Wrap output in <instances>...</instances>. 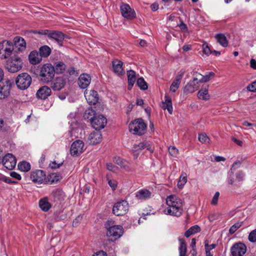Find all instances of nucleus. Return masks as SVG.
I'll return each mask as SVG.
<instances>
[{
    "instance_id": "obj_1",
    "label": "nucleus",
    "mask_w": 256,
    "mask_h": 256,
    "mask_svg": "<svg viewBox=\"0 0 256 256\" xmlns=\"http://www.w3.org/2000/svg\"><path fill=\"white\" fill-rule=\"evenodd\" d=\"M166 207L164 210L166 214L180 216L182 212V201L176 196H168L166 200Z\"/></svg>"
},
{
    "instance_id": "obj_2",
    "label": "nucleus",
    "mask_w": 256,
    "mask_h": 256,
    "mask_svg": "<svg viewBox=\"0 0 256 256\" xmlns=\"http://www.w3.org/2000/svg\"><path fill=\"white\" fill-rule=\"evenodd\" d=\"M107 229L106 235L112 241H114L120 238L123 234V228L118 225H111L110 222H108L105 224Z\"/></svg>"
},
{
    "instance_id": "obj_3",
    "label": "nucleus",
    "mask_w": 256,
    "mask_h": 256,
    "mask_svg": "<svg viewBox=\"0 0 256 256\" xmlns=\"http://www.w3.org/2000/svg\"><path fill=\"white\" fill-rule=\"evenodd\" d=\"M147 126L142 118H138L129 124L130 131L134 134L142 136L146 132Z\"/></svg>"
},
{
    "instance_id": "obj_4",
    "label": "nucleus",
    "mask_w": 256,
    "mask_h": 256,
    "mask_svg": "<svg viewBox=\"0 0 256 256\" xmlns=\"http://www.w3.org/2000/svg\"><path fill=\"white\" fill-rule=\"evenodd\" d=\"M23 66V62L21 58L17 55L6 62L5 68L10 72L15 73L20 70Z\"/></svg>"
},
{
    "instance_id": "obj_5",
    "label": "nucleus",
    "mask_w": 256,
    "mask_h": 256,
    "mask_svg": "<svg viewBox=\"0 0 256 256\" xmlns=\"http://www.w3.org/2000/svg\"><path fill=\"white\" fill-rule=\"evenodd\" d=\"M54 76V66L50 64H44L40 68V76L44 82H51Z\"/></svg>"
},
{
    "instance_id": "obj_6",
    "label": "nucleus",
    "mask_w": 256,
    "mask_h": 256,
    "mask_svg": "<svg viewBox=\"0 0 256 256\" xmlns=\"http://www.w3.org/2000/svg\"><path fill=\"white\" fill-rule=\"evenodd\" d=\"M14 46L13 43L8 40H4L0 42V58L6 59L12 55L14 56Z\"/></svg>"
},
{
    "instance_id": "obj_7",
    "label": "nucleus",
    "mask_w": 256,
    "mask_h": 256,
    "mask_svg": "<svg viewBox=\"0 0 256 256\" xmlns=\"http://www.w3.org/2000/svg\"><path fill=\"white\" fill-rule=\"evenodd\" d=\"M32 78L26 72L19 74L16 79V84L18 88L21 90L27 89L31 84Z\"/></svg>"
},
{
    "instance_id": "obj_8",
    "label": "nucleus",
    "mask_w": 256,
    "mask_h": 256,
    "mask_svg": "<svg viewBox=\"0 0 256 256\" xmlns=\"http://www.w3.org/2000/svg\"><path fill=\"white\" fill-rule=\"evenodd\" d=\"M128 210V204L123 200L115 203L113 206V214L117 216L125 214Z\"/></svg>"
},
{
    "instance_id": "obj_9",
    "label": "nucleus",
    "mask_w": 256,
    "mask_h": 256,
    "mask_svg": "<svg viewBox=\"0 0 256 256\" xmlns=\"http://www.w3.org/2000/svg\"><path fill=\"white\" fill-rule=\"evenodd\" d=\"M92 126L96 130L104 128L107 124V120L102 115H98L94 117L90 121Z\"/></svg>"
},
{
    "instance_id": "obj_10",
    "label": "nucleus",
    "mask_w": 256,
    "mask_h": 256,
    "mask_svg": "<svg viewBox=\"0 0 256 256\" xmlns=\"http://www.w3.org/2000/svg\"><path fill=\"white\" fill-rule=\"evenodd\" d=\"M84 143L81 140L74 141L71 145L70 154L72 156H77L84 151Z\"/></svg>"
},
{
    "instance_id": "obj_11",
    "label": "nucleus",
    "mask_w": 256,
    "mask_h": 256,
    "mask_svg": "<svg viewBox=\"0 0 256 256\" xmlns=\"http://www.w3.org/2000/svg\"><path fill=\"white\" fill-rule=\"evenodd\" d=\"M120 11L122 16L128 20H132L136 17L134 10L126 4H123L120 6Z\"/></svg>"
},
{
    "instance_id": "obj_12",
    "label": "nucleus",
    "mask_w": 256,
    "mask_h": 256,
    "mask_svg": "<svg viewBox=\"0 0 256 256\" xmlns=\"http://www.w3.org/2000/svg\"><path fill=\"white\" fill-rule=\"evenodd\" d=\"M2 162L4 166L9 170H12L16 163L15 156L10 154H8L3 157Z\"/></svg>"
},
{
    "instance_id": "obj_13",
    "label": "nucleus",
    "mask_w": 256,
    "mask_h": 256,
    "mask_svg": "<svg viewBox=\"0 0 256 256\" xmlns=\"http://www.w3.org/2000/svg\"><path fill=\"white\" fill-rule=\"evenodd\" d=\"M246 251V246L241 242L235 244L230 248V252L232 256H242Z\"/></svg>"
},
{
    "instance_id": "obj_14",
    "label": "nucleus",
    "mask_w": 256,
    "mask_h": 256,
    "mask_svg": "<svg viewBox=\"0 0 256 256\" xmlns=\"http://www.w3.org/2000/svg\"><path fill=\"white\" fill-rule=\"evenodd\" d=\"M30 178L34 182L41 184L46 178V174L43 170H37L31 172Z\"/></svg>"
},
{
    "instance_id": "obj_15",
    "label": "nucleus",
    "mask_w": 256,
    "mask_h": 256,
    "mask_svg": "<svg viewBox=\"0 0 256 256\" xmlns=\"http://www.w3.org/2000/svg\"><path fill=\"white\" fill-rule=\"evenodd\" d=\"M14 53L16 55L18 52H22L26 50V42L20 36H16L14 38Z\"/></svg>"
},
{
    "instance_id": "obj_16",
    "label": "nucleus",
    "mask_w": 256,
    "mask_h": 256,
    "mask_svg": "<svg viewBox=\"0 0 256 256\" xmlns=\"http://www.w3.org/2000/svg\"><path fill=\"white\" fill-rule=\"evenodd\" d=\"M11 82L10 80L0 83V100L7 98L10 93Z\"/></svg>"
},
{
    "instance_id": "obj_17",
    "label": "nucleus",
    "mask_w": 256,
    "mask_h": 256,
    "mask_svg": "<svg viewBox=\"0 0 256 256\" xmlns=\"http://www.w3.org/2000/svg\"><path fill=\"white\" fill-rule=\"evenodd\" d=\"M66 82V79L64 76H59L52 82L51 88L54 91H60L64 87Z\"/></svg>"
},
{
    "instance_id": "obj_18",
    "label": "nucleus",
    "mask_w": 256,
    "mask_h": 256,
    "mask_svg": "<svg viewBox=\"0 0 256 256\" xmlns=\"http://www.w3.org/2000/svg\"><path fill=\"white\" fill-rule=\"evenodd\" d=\"M84 96L87 102L90 105L96 104L98 100V94L94 90L89 92L86 90Z\"/></svg>"
},
{
    "instance_id": "obj_19",
    "label": "nucleus",
    "mask_w": 256,
    "mask_h": 256,
    "mask_svg": "<svg viewBox=\"0 0 256 256\" xmlns=\"http://www.w3.org/2000/svg\"><path fill=\"white\" fill-rule=\"evenodd\" d=\"M52 94L51 89L48 86H42L40 88L36 94V98L40 100H46Z\"/></svg>"
},
{
    "instance_id": "obj_20",
    "label": "nucleus",
    "mask_w": 256,
    "mask_h": 256,
    "mask_svg": "<svg viewBox=\"0 0 256 256\" xmlns=\"http://www.w3.org/2000/svg\"><path fill=\"white\" fill-rule=\"evenodd\" d=\"M91 78L89 74H83L78 78V84L81 88H86L90 84Z\"/></svg>"
},
{
    "instance_id": "obj_21",
    "label": "nucleus",
    "mask_w": 256,
    "mask_h": 256,
    "mask_svg": "<svg viewBox=\"0 0 256 256\" xmlns=\"http://www.w3.org/2000/svg\"><path fill=\"white\" fill-rule=\"evenodd\" d=\"M65 37V34L59 31H50L48 34V38L54 40L60 46H62Z\"/></svg>"
},
{
    "instance_id": "obj_22",
    "label": "nucleus",
    "mask_w": 256,
    "mask_h": 256,
    "mask_svg": "<svg viewBox=\"0 0 256 256\" xmlns=\"http://www.w3.org/2000/svg\"><path fill=\"white\" fill-rule=\"evenodd\" d=\"M102 139L101 132L98 130L92 132L88 136V140L90 144L94 145L100 142Z\"/></svg>"
},
{
    "instance_id": "obj_23",
    "label": "nucleus",
    "mask_w": 256,
    "mask_h": 256,
    "mask_svg": "<svg viewBox=\"0 0 256 256\" xmlns=\"http://www.w3.org/2000/svg\"><path fill=\"white\" fill-rule=\"evenodd\" d=\"M198 78H194L192 80L190 81L184 88V92L186 93H192L195 92L198 88Z\"/></svg>"
},
{
    "instance_id": "obj_24",
    "label": "nucleus",
    "mask_w": 256,
    "mask_h": 256,
    "mask_svg": "<svg viewBox=\"0 0 256 256\" xmlns=\"http://www.w3.org/2000/svg\"><path fill=\"white\" fill-rule=\"evenodd\" d=\"M151 192L146 189H142L138 190L136 193V196L138 200H145L150 198Z\"/></svg>"
},
{
    "instance_id": "obj_25",
    "label": "nucleus",
    "mask_w": 256,
    "mask_h": 256,
    "mask_svg": "<svg viewBox=\"0 0 256 256\" xmlns=\"http://www.w3.org/2000/svg\"><path fill=\"white\" fill-rule=\"evenodd\" d=\"M42 58L40 54L36 51H32L28 56L29 61L32 64H38L42 60Z\"/></svg>"
},
{
    "instance_id": "obj_26",
    "label": "nucleus",
    "mask_w": 256,
    "mask_h": 256,
    "mask_svg": "<svg viewBox=\"0 0 256 256\" xmlns=\"http://www.w3.org/2000/svg\"><path fill=\"white\" fill-rule=\"evenodd\" d=\"M165 100L162 102V108L164 110H167L170 114H172L173 112V108L172 106V101L171 98L166 95L164 96Z\"/></svg>"
},
{
    "instance_id": "obj_27",
    "label": "nucleus",
    "mask_w": 256,
    "mask_h": 256,
    "mask_svg": "<svg viewBox=\"0 0 256 256\" xmlns=\"http://www.w3.org/2000/svg\"><path fill=\"white\" fill-rule=\"evenodd\" d=\"M122 62L118 60H113L112 62V68L114 72L120 75V74H124V70L122 68Z\"/></svg>"
},
{
    "instance_id": "obj_28",
    "label": "nucleus",
    "mask_w": 256,
    "mask_h": 256,
    "mask_svg": "<svg viewBox=\"0 0 256 256\" xmlns=\"http://www.w3.org/2000/svg\"><path fill=\"white\" fill-rule=\"evenodd\" d=\"M114 162L115 164L124 168L128 172H132V170L129 166V164L126 160H123L120 157H114Z\"/></svg>"
},
{
    "instance_id": "obj_29",
    "label": "nucleus",
    "mask_w": 256,
    "mask_h": 256,
    "mask_svg": "<svg viewBox=\"0 0 256 256\" xmlns=\"http://www.w3.org/2000/svg\"><path fill=\"white\" fill-rule=\"evenodd\" d=\"M128 78V89L131 90L136 82V72L132 70H128L127 72Z\"/></svg>"
},
{
    "instance_id": "obj_30",
    "label": "nucleus",
    "mask_w": 256,
    "mask_h": 256,
    "mask_svg": "<svg viewBox=\"0 0 256 256\" xmlns=\"http://www.w3.org/2000/svg\"><path fill=\"white\" fill-rule=\"evenodd\" d=\"M198 97L199 99L204 100H207L210 98V95L208 94V86L202 87L198 93Z\"/></svg>"
},
{
    "instance_id": "obj_31",
    "label": "nucleus",
    "mask_w": 256,
    "mask_h": 256,
    "mask_svg": "<svg viewBox=\"0 0 256 256\" xmlns=\"http://www.w3.org/2000/svg\"><path fill=\"white\" fill-rule=\"evenodd\" d=\"M180 246L178 248L179 256H186L187 252L186 244L184 239L179 238Z\"/></svg>"
},
{
    "instance_id": "obj_32",
    "label": "nucleus",
    "mask_w": 256,
    "mask_h": 256,
    "mask_svg": "<svg viewBox=\"0 0 256 256\" xmlns=\"http://www.w3.org/2000/svg\"><path fill=\"white\" fill-rule=\"evenodd\" d=\"M39 206L42 210L44 212L48 211L51 208V204L48 202L47 198H44L40 200Z\"/></svg>"
},
{
    "instance_id": "obj_33",
    "label": "nucleus",
    "mask_w": 256,
    "mask_h": 256,
    "mask_svg": "<svg viewBox=\"0 0 256 256\" xmlns=\"http://www.w3.org/2000/svg\"><path fill=\"white\" fill-rule=\"evenodd\" d=\"M66 69V66L64 62H58L54 63V73L62 74Z\"/></svg>"
},
{
    "instance_id": "obj_34",
    "label": "nucleus",
    "mask_w": 256,
    "mask_h": 256,
    "mask_svg": "<svg viewBox=\"0 0 256 256\" xmlns=\"http://www.w3.org/2000/svg\"><path fill=\"white\" fill-rule=\"evenodd\" d=\"M215 38L217 42L223 47H226L228 46V41L226 36L222 34H216Z\"/></svg>"
},
{
    "instance_id": "obj_35",
    "label": "nucleus",
    "mask_w": 256,
    "mask_h": 256,
    "mask_svg": "<svg viewBox=\"0 0 256 256\" xmlns=\"http://www.w3.org/2000/svg\"><path fill=\"white\" fill-rule=\"evenodd\" d=\"M63 192L58 189H56L52 191L50 194V196L54 198L56 202L60 201L64 198Z\"/></svg>"
},
{
    "instance_id": "obj_36",
    "label": "nucleus",
    "mask_w": 256,
    "mask_h": 256,
    "mask_svg": "<svg viewBox=\"0 0 256 256\" xmlns=\"http://www.w3.org/2000/svg\"><path fill=\"white\" fill-rule=\"evenodd\" d=\"M148 146L149 145L146 142H140L138 144H134L133 146L132 150L134 152H137L144 149V148H147L148 150L152 152L153 150H151L150 148H148Z\"/></svg>"
},
{
    "instance_id": "obj_37",
    "label": "nucleus",
    "mask_w": 256,
    "mask_h": 256,
    "mask_svg": "<svg viewBox=\"0 0 256 256\" xmlns=\"http://www.w3.org/2000/svg\"><path fill=\"white\" fill-rule=\"evenodd\" d=\"M51 53V49L48 46H41L39 49V54L41 57L46 58L50 56Z\"/></svg>"
},
{
    "instance_id": "obj_38",
    "label": "nucleus",
    "mask_w": 256,
    "mask_h": 256,
    "mask_svg": "<svg viewBox=\"0 0 256 256\" xmlns=\"http://www.w3.org/2000/svg\"><path fill=\"white\" fill-rule=\"evenodd\" d=\"M200 230V228L198 225L190 227L186 232H185L184 236L186 238H188L190 236L198 232Z\"/></svg>"
},
{
    "instance_id": "obj_39",
    "label": "nucleus",
    "mask_w": 256,
    "mask_h": 256,
    "mask_svg": "<svg viewBox=\"0 0 256 256\" xmlns=\"http://www.w3.org/2000/svg\"><path fill=\"white\" fill-rule=\"evenodd\" d=\"M95 114L96 112L92 108H88L85 110L84 114V119L89 120L91 121L94 117L96 116Z\"/></svg>"
},
{
    "instance_id": "obj_40",
    "label": "nucleus",
    "mask_w": 256,
    "mask_h": 256,
    "mask_svg": "<svg viewBox=\"0 0 256 256\" xmlns=\"http://www.w3.org/2000/svg\"><path fill=\"white\" fill-rule=\"evenodd\" d=\"M18 169L22 172H28L30 169V164L26 162H22L18 164Z\"/></svg>"
},
{
    "instance_id": "obj_41",
    "label": "nucleus",
    "mask_w": 256,
    "mask_h": 256,
    "mask_svg": "<svg viewBox=\"0 0 256 256\" xmlns=\"http://www.w3.org/2000/svg\"><path fill=\"white\" fill-rule=\"evenodd\" d=\"M136 84L140 88V89L146 90L148 89V85L142 78H140L138 79Z\"/></svg>"
},
{
    "instance_id": "obj_42",
    "label": "nucleus",
    "mask_w": 256,
    "mask_h": 256,
    "mask_svg": "<svg viewBox=\"0 0 256 256\" xmlns=\"http://www.w3.org/2000/svg\"><path fill=\"white\" fill-rule=\"evenodd\" d=\"M242 224V222H238L234 224L230 228L229 230L230 234H233L238 229L240 228Z\"/></svg>"
},
{
    "instance_id": "obj_43",
    "label": "nucleus",
    "mask_w": 256,
    "mask_h": 256,
    "mask_svg": "<svg viewBox=\"0 0 256 256\" xmlns=\"http://www.w3.org/2000/svg\"><path fill=\"white\" fill-rule=\"evenodd\" d=\"M202 76V78L199 80V82H206L210 80L211 77H213L214 76V73L213 72H210L208 74L205 76H202Z\"/></svg>"
},
{
    "instance_id": "obj_44",
    "label": "nucleus",
    "mask_w": 256,
    "mask_h": 256,
    "mask_svg": "<svg viewBox=\"0 0 256 256\" xmlns=\"http://www.w3.org/2000/svg\"><path fill=\"white\" fill-rule=\"evenodd\" d=\"M202 50L204 53L207 56H209L210 54H212V50L208 46V43L204 42L203 44Z\"/></svg>"
},
{
    "instance_id": "obj_45",
    "label": "nucleus",
    "mask_w": 256,
    "mask_h": 256,
    "mask_svg": "<svg viewBox=\"0 0 256 256\" xmlns=\"http://www.w3.org/2000/svg\"><path fill=\"white\" fill-rule=\"evenodd\" d=\"M198 140L202 143H206L209 142V138L205 134H201L198 135Z\"/></svg>"
},
{
    "instance_id": "obj_46",
    "label": "nucleus",
    "mask_w": 256,
    "mask_h": 256,
    "mask_svg": "<svg viewBox=\"0 0 256 256\" xmlns=\"http://www.w3.org/2000/svg\"><path fill=\"white\" fill-rule=\"evenodd\" d=\"M0 180L8 184H16L18 182L16 181L12 180L9 178L2 174L0 176Z\"/></svg>"
},
{
    "instance_id": "obj_47",
    "label": "nucleus",
    "mask_w": 256,
    "mask_h": 256,
    "mask_svg": "<svg viewBox=\"0 0 256 256\" xmlns=\"http://www.w3.org/2000/svg\"><path fill=\"white\" fill-rule=\"evenodd\" d=\"M170 154L173 156H176L178 154V150L175 146H170L168 148Z\"/></svg>"
},
{
    "instance_id": "obj_48",
    "label": "nucleus",
    "mask_w": 256,
    "mask_h": 256,
    "mask_svg": "<svg viewBox=\"0 0 256 256\" xmlns=\"http://www.w3.org/2000/svg\"><path fill=\"white\" fill-rule=\"evenodd\" d=\"M248 240L251 242H256V229L250 232L248 236Z\"/></svg>"
},
{
    "instance_id": "obj_49",
    "label": "nucleus",
    "mask_w": 256,
    "mask_h": 256,
    "mask_svg": "<svg viewBox=\"0 0 256 256\" xmlns=\"http://www.w3.org/2000/svg\"><path fill=\"white\" fill-rule=\"evenodd\" d=\"M180 84V83L174 82V81H173V82H172V84L170 86V90L174 92H176V90L179 88Z\"/></svg>"
},
{
    "instance_id": "obj_50",
    "label": "nucleus",
    "mask_w": 256,
    "mask_h": 256,
    "mask_svg": "<svg viewBox=\"0 0 256 256\" xmlns=\"http://www.w3.org/2000/svg\"><path fill=\"white\" fill-rule=\"evenodd\" d=\"M186 182V176L182 177L180 178V180L178 183V186L180 188H182Z\"/></svg>"
},
{
    "instance_id": "obj_51",
    "label": "nucleus",
    "mask_w": 256,
    "mask_h": 256,
    "mask_svg": "<svg viewBox=\"0 0 256 256\" xmlns=\"http://www.w3.org/2000/svg\"><path fill=\"white\" fill-rule=\"evenodd\" d=\"M108 184L112 190L116 189L118 184V182L116 180H110L108 181Z\"/></svg>"
},
{
    "instance_id": "obj_52",
    "label": "nucleus",
    "mask_w": 256,
    "mask_h": 256,
    "mask_svg": "<svg viewBox=\"0 0 256 256\" xmlns=\"http://www.w3.org/2000/svg\"><path fill=\"white\" fill-rule=\"evenodd\" d=\"M247 90L250 92H256V81L249 84L247 86Z\"/></svg>"
},
{
    "instance_id": "obj_53",
    "label": "nucleus",
    "mask_w": 256,
    "mask_h": 256,
    "mask_svg": "<svg viewBox=\"0 0 256 256\" xmlns=\"http://www.w3.org/2000/svg\"><path fill=\"white\" fill-rule=\"evenodd\" d=\"M184 74V72L182 71H180V72H178V75L176 76V78L174 81L178 82L180 84V81L183 77Z\"/></svg>"
},
{
    "instance_id": "obj_54",
    "label": "nucleus",
    "mask_w": 256,
    "mask_h": 256,
    "mask_svg": "<svg viewBox=\"0 0 256 256\" xmlns=\"http://www.w3.org/2000/svg\"><path fill=\"white\" fill-rule=\"evenodd\" d=\"M220 196V192H217L215 193L214 196L212 198V204L213 205H216L218 204V198Z\"/></svg>"
},
{
    "instance_id": "obj_55",
    "label": "nucleus",
    "mask_w": 256,
    "mask_h": 256,
    "mask_svg": "<svg viewBox=\"0 0 256 256\" xmlns=\"http://www.w3.org/2000/svg\"><path fill=\"white\" fill-rule=\"evenodd\" d=\"M204 246L205 249H206V248H208L209 249V251H210V250L216 248V244H212L208 245V240H206L204 241Z\"/></svg>"
},
{
    "instance_id": "obj_56",
    "label": "nucleus",
    "mask_w": 256,
    "mask_h": 256,
    "mask_svg": "<svg viewBox=\"0 0 256 256\" xmlns=\"http://www.w3.org/2000/svg\"><path fill=\"white\" fill-rule=\"evenodd\" d=\"M10 176L12 177L15 178L18 180H21V176H20V174L15 172H10Z\"/></svg>"
},
{
    "instance_id": "obj_57",
    "label": "nucleus",
    "mask_w": 256,
    "mask_h": 256,
    "mask_svg": "<svg viewBox=\"0 0 256 256\" xmlns=\"http://www.w3.org/2000/svg\"><path fill=\"white\" fill-rule=\"evenodd\" d=\"M240 164H241V163L239 160L236 162H234L231 168V170H234L236 168H239L240 166Z\"/></svg>"
},
{
    "instance_id": "obj_58",
    "label": "nucleus",
    "mask_w": 256,
    "mask_h": 256,
    "mask_svg": "<svg viewBox=\"0 0 256 256\" xmlns=\"http://www.w3.org/2000/svg\"><path fill=\"white\" fill-rule=\"evenodd\" d=\"M62 164V163L57 164L56 162H53L51 164H50V166L52 168H58L60 167V166Z\"/></svg>"
},
{
    "instance_id": "obj_59",
    "label": "nucleus",
    "mask_w": 256,
    "mask_h": 256,
    "mask_svg": "<svg viewBox=\"0 0 256 256\" xmlns=\"http://www.w3.org/2000/svg\"><path fill=\"white\" fill-rule=\"evenodd\" d=\"M68 72L70 75H77L78 74L74 67L69 68L68 69Z\"/></svg>"
},
{
    "instance_id": "obj_60",
    "label": "nucleus",
    "mask_w": 256,
    "mask_h": 256,
    "mask_svg": "<svg viewBox=\"0 0 256 256\" xmlns=\"http://www.w3.org/2000/svg\"><path fill=\"white\" fill-rule=\"evenodd\" d=\"M107 168L110 171H114L116 167L111 163L107 164Z\"/></svg>"
},
{
    "instance_id": "obj_61",
    "label": "nucleus",
    "mask_w": 256,
    "mask_h": 256,
    "mask_svg": "<svg viewBox=\"0 0 256 256\" xmlns=\"http://www.w3.org/2000/svg\"><path fill=\"white\" fill-rule=\"evenodd\" d=\"M250 66L252 68L256 70V60L254 59H251L250 60Z\"/></svg>"
},
{
    "instance_id": "obj_62",
    "label": "nucleus",
    "mask_w": 256,
    "mask_h": 256,
    "mask_svg": "<svg viewBox=\"0 0 256 256\" xmlns=\"http://www.w3.org/2000/svg\"><path fill=\"white\" fill-rule=\"evenodd\" d=\"M150 8L152 10L155 12L158 9V4L157 3H154L151 4Z\"/></svg>"
},
{
    "instance_id": "obj_63",
    "label": "nucleus",
    "mask_w": 256,
    "mask_h": 256,
    "mask_svg": "<svg viewBox=\"0 0 256 256\" xmlns=\"http://www.w3.org/2000/svg\"><path fill=\"white\" fill-rule=\"evenodd\" d=\"M180 28L184 32L188 31V27L183 22H182V23L180 24Z\"/></svg>"
},
{
    "instance_id": "obj_64",
    "label": "nucleus",
    "mask_w": 256,
    "mask_h": 256,
    "mask_svg": "<svg viewBox=\"0 0 256 256\" xmlns=\"http://www.w3.org/2000/svg\"><path fill=\"white\" fill-rule=\"evenodd\" d=\"M93 256H107L106 252L104 251H100Z\"/></svg>"
}]
</instances>
